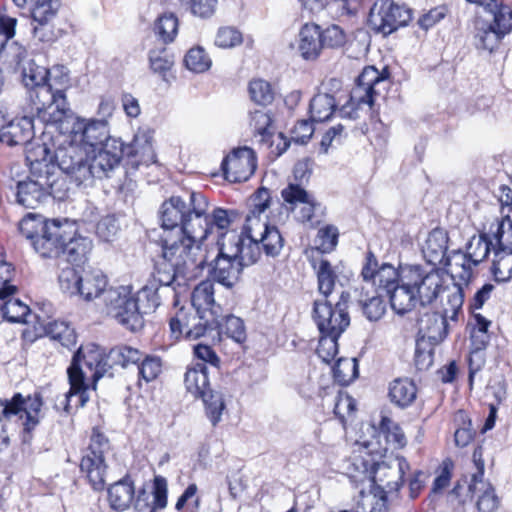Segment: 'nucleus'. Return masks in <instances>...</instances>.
<instances>
[{
  "mask_svg": "<svg viewBox=\"0 0 512 512\" xmlns=\"http://www.w3.org/2000/svg\"><path fill=\"white\" fill-rule=\"evenodd\" d=\"M75 148L67 151L59 150L56 154L63 173L68 175L78 186H91L95 179L110 177L119 166L126 153L128 156L150 154L152 152L151 137L148 132H138L130 145L121 139H109L96 152L76 154Z\"/></svg>",
  "mask_w": 512,
  "mask_h": 512,
  "instance_id": "f257e3e1",
  "label": "nucleus"
},
{
  "mask_svg": "<svg viewBox=\"0 0 512 512\" xmlns=\"http://www.w3.org/2000/svg\"><path fill=\"white\" fill-rule=\"evenodd\" d=\"M209 227L199 232L163 233L161 235L162 261L156 263L151 279L138 296H155L159 287L170 286L177 277H195L207 262L202 250V241Z\"/></svg>",
  "mask_w": 512,
  "mask_h": 512,
  "instance_id": "f03ea898",
  "label": "nucleus"
},
{
  "mask_svg": "<svg viewBox=\"0 0 512 512\" xmlns=\"http://www.w3.org/2000/svg\"><path fill=\"white\" fill-rule=\"evenodd\" d=\"M106 367L105 355L99 346L92 343L81 346L67 369L70 389L57 398L55 408L70 413L72 409L83 407L89 400L88 389H96Z\"/></svg>",
  "mask_w": 512,
  "mask_h": 512,
  "instance_id": "7ed1b4c3",
  "label": "nucleus"
},
{
  "mask_svg": "<svg viewBox=\"0 0 512 512\" xmlns=\"http://www.w3.org/2000/svg\"><path fill=\"white\" fill-rule=\"evenodd\" d=\"M217 256L211 262V278L226 288L234 287L240 280L243 268L258 261L256 246L244 247L236 231L221 233Z\"/></svg>",
  "mask_w": 512,
  "mask_h": 512,
  "instance_id": "20e7f679",
  "label": "nucleus"
},
{
  "mask_svg": "<svg viewBox=\"0 0 512 512\" xmlns=\"http://www.w3.org/2000/svg\"><path fill=\"white\" fill-rule=\"evenodd\" d=\"M208 201L200 192H189L187 200L172 196L160 208L163 233L199 232L209 227Z\"/></svg>",
  "mask_w": 512,
  "mask_h": 512,
  "instance_id": "39448f33",
  "label": "nucleus"
},
{
  "mask_svg": "<svg viewBox=\"0 0 512 512\" xmlns=\"http://www.w3.org/2000/svg\"><path fill=\"white\" fill-rule=\"evenodd\" d=\"M68 83L69 77L61 74L51 76L47 83L29 89L32 110L47 125V134L56 132L71 112L65 95Z\"/></svg>",
  "mask_w": 512,
  "mask_h": 512,
  "instance_id": "423d86ee",
  "label": "nucleus"
},
{
  "mask_svg": "<svg viewBox=\"0 0 512 512\" xmlns=\"http://www.w3.org/2000/svg\"><path fill=\"white\" fill-rule=\"evenodd\" d=\"M56 132L61 134L62 147L59 150L67 151L70 148L77 150L76 154H88L96 152L109 139H116L109 135V126L106 119H90L76 117L69 113L67 118Z\"/></svg>",
  "mask_w": 512,
  "mask_h": 512,
  "instance_id": "0eeeda50",
  "label": "nucleus"
},
{
  "mask_svg": "<svg viewBox=\"0 0 512 512\" xmlns=\"http://www.w3.org/2000/svg\"><path fill=\"white\" fill-rule=\"evenodd\" d=\"M19 230L41 257L54 258L61 254L65 231L57 221H43L28 215L19 223Z\"/></svg>",
  "mask_w": 512,
  "mask_h": 512,
  "instance_id": "6e6552de",
  "label": "nucleus"
},
{
  "mask_svg": "<svg viewBox=\"0 0 512 512\" xmlns=\"http://www.w3.org/2000/svg\"><path fill=\"white\" fill-rule=\"evenodd\" d=\"M43 402L40 394L23 396L15 393L11 399H0V421L20 422L23 427V441L30 440L31 432L38 426Z\"/></svg>",
  "mask_w": 512,
  "mask_h": 512,
  "instance_id": "1a4fd4ad",
  "label": "nucleus"
},
{
  "mask_svg": "<svg viewBox=\"0 0 512 512\" xmlns=\"http://www.w3.org/2000/svg\"><path fill=\"white\" fill-rule=\"evenodd\" d=\"M66 194L65 180L51 172L32 175L17 185V203L25 208H36L48 195L62 199Z\"/></svg>",
  "mask_w": 512,
  "mask_h": 512,
  "instance_id": "9d476101",
  "label": "nucleus"
},
{
  "mask_svg": "<svg viewBox=\"0 0 512 512\" xmlns=\"http://www.w3.org/2000/svg\"><path fill=\"white\" fill-rule=\"evenodd\" d=\"M348 292H341L340 298L315 299L313 302L312 318L321 334L341 335L349 326L350 318L347 312Z\"/></svg>",
  "mask_w": 512,
  "mask_h": 512,
  "instance_id": "9b49d317",
  "label": "nucleus"
},
{
  "mask_svg": "<svg viewBox=\"0 0 512 512\" xmlns=\"http://www.w3.org/2000/svg\"><path fill=\"white\" fill-rule=\"evenodd\" d=\"M362 470L360 471V481L367 479L372 486L382 490L386 495L398 492L403 485V477L410 470L408 461L397 456L386 462L373 463L369 471L365 462L361 461Z\"/></svg>",
  "mask_w": 512,
  "mask_h": 512,
  "instance_id": "f8f14e48",
  "label": "nucleus"
},
{
  "mask_svg": "<svg viewBox=\"0 0 512 512\" xmlns=\"http://www.w3.org/2000/svg\"><path fill=\"white\" fill-rule=\"evenodd\" d=\"M403 277L406 285H412L418 302L423 306L432 303L444 290L443 274L434 268L404 266Z\"/></svg>",
  "mask_w": 512,
  "mask_h": 512,
  "instance_id": "ddd939ff",
  "label": "nucleus"
},
{
  "mask_svg": "<svg viewBox=\"0 0 512 512\" xmlns=\"http://www.w3.org/2000/svg\"><path fill=\"white\" fill-rule=\"evenodd\" d=\"M493 235L496 247L492 272L496 281L506 282L512 277V219L508 215L498 221Z\"/></svg>",
  "mask_w": 512,
  "mask_h": 512,
  "instance_id": "4468645a",
  "label": "nucleus"
},
{
  "mask_svg": "<svg viewBox=\"0 0 512 512\" xmlns=\"http://www.w3.org/2000/svg\"><path fill=\"white\" fill-rule=\"evenodd\" d=\"M109 451L108 440L101 434H95L81 459L80 469L84 472L95 490L105 485L107 465L105 455Z\"/></svg>",
  "mask_w": 512,
  "mask_h": 512,
  "instance_id": "2eb2a0df",
  "label": "nucleus"
},
{
  "mask_svg": "<svg viewBox=\"0 0 512 512\" xmlns=\"http://www.w3.org/2000/svg\"><path fill=\"white\" fill-rule=\"evenodd\" d=\"M402 268L400 267L398 270L388 263L379 265L375 255L368 251L361 270V277L364 283L362 290L371 287L377 293L384 291L388 294L400 282Z\"/></svg>",
  "mask_w": 512,
  "mask_h": 512,
  "instance_id": "dca6fc26",
  "label": "nucleus"
},
{
  "mask_svg": "<svg viewBox=\"0 0 512 512\" xmlns=\"http://www.w3.org/2000/svg\"><path fill=\"white\" fill-rule=\"evenodd\" d=\"M410 11L392 0H377L369 14V23L374 30L384 35L391 34L410 21Z\"/></svg>",
  "mask_w": 512,
  "mask_h": 512,
  "instance_id": "f3484780",
  "label": "nucleus"
},
{
  "mask_svg": "<svg viewBox=\"0 0 512 512\" xmlns=\"http://www.w3.org/2000/svg\"><path fill=\"white\" fill-rule=\"evenodd\" d=\"M171 335L174 339L185 337L196 340L205 335L208 329L212 330V319L195 312L193 308H180L169 322Z\"/></svg>",
  "mask_w": 512,
  "mask_h": 512,
  "instance_id": "a211bd4d",
  "label": "nucleus"
},
{
  "mask_svg": "<svg viewBox=\"0 0 512 512\" xmlns=\"http://www.w3.org/2000/svg\"><path fill=\"white\" fill-rule=\"evenodd\" d=\"M52 140L50 145L48 142L43 141L42 143H34L27 150L26 160L30 165L32 175L46 174L51 172L54 175H59V172H63L60 167V162L56 157L62 144L61 134L58 132L55 140Z\"/></svg>",
  "mask_w": 512,
  "mask_h": 512,
  "instance_id": "6ab92c4d",
  "label": "nucleus"
},
{
  "mask_svg": "<svg viewBox=\"0 0 512 512\" xmlns=\"http://www.w3.org/2000/svg\"><path fill=\"white\" fill-rule=\"evenodd\" d=\"M386 79L380 72L372 66L363 69L358 76L357 83L350 93V101L345 107L361 108L366 105L371 108L376 97L381 92V87L385 89Z\"/></svg>",
  "mask_w": 512,
  "mask_h": 512,
  "instance_id": "aec40b11",
  "label": "nucleus"
},
{
  "mask_svg": "<svg viewBox=\"0 0 512 512\" xmlns=\"http://www.w3.org/2000/svg\"><path fill=\"white\" fill-rule=\"evenodd\" d=\"M281 196L287 207L295 211L296 217L303 223H310L315 226L319 221L314 220L315 211L320 206L313 195L308 193L299 184L290 183L281 191Z\"/></svg>",
  "mask_w": 512,
  "mask_h": 512,
  "instance_id": "412c9836",
  "label": "nucleus"
},
{
  "mask_svg": "<svg viewBox=\"0 0 512 512\" xmlns=\"http://www.w3.org/2000/svg\"><path fill=\"white\" fill-rule=\"evenodd\" d=\"M256 167L255 152L249 147L234 149L222 162L225 178L231 182L247 181Z\"/></svg>",
  "mask_w": 512,
  "mask_h": 512,
  "instance_id": "4be33fe9",
  "label": "nucleus"
},
{
  "mask_svg": "<svg viewBox=\"0 0 512 512\" xmlns=\"http://www.w3.org/2000/svg\"><path fill=\"white\" fill-rule=\"evenodd\" d=\"M138 300L129 286L108 287L104 292L100 302L103 305V311L110 317H120L119 306L126 304V312L130 318L126 322L136 324L138 317Z\"/></svg>",
  "mask_w": 512,
  "mask_h": 512,
  "instance_id": "5701e85b",
  "label": "nucleus"
},
{
  "mask_svg": "<svg viewBox=\"0 0 512 512\" xmlns=\"http://www.w3.org/2000/svg\"><path fill=\"white\" fill-rule=\"evenodd\" d=\"M17 20L13 17L0 16V59L11 67L23 64L27 50L16 41H10L15 35Z\"/></svg>",
  "mask_w": 512,
  "mask_h": 512,
  "instance_id": "b1692460",
  "label": "nucleus"
},
{
  "mask_svg": "<svg viewBox=\"0 0 512 512\" xmlns=\"http://www.w3.org/2000/svg\"><path fill=\"white\" fill-rule=\"evenodd\" d=\"M313 269L317 277V291L319 297L317 299H334V296L340 298V293L345 292L342 290V283L339 279L337 267L324 258L319 261H313Z\"/></svg>",
  "mask_w": 512,
  "mask_h": 512,
  "instance_id": "393cba45",
  "label": "nucleus"
},
{
  "mask_svg": "<svg viewBox=\"0 0 512 512\" xmlns=\"http://www.w3.org/2000/svg\"><path fill=\"white\" fill-rule=\"evenodd\" d=\"M417 342L435 346L447 335L446 316L438 312H427L417 320Z\"/></svg>",
  "mask_w": 512,
  "mask_h": 512,
  "instance_id": "a878e982",
  "label": "nucleus"
},
{
  "mask_svg": "<svg viewBox=\"0 0 512 512\" xmlns=\"http://www.w3.org/2000/svg\"><path fill=\"white\" fill-rule=\"evenodd\" d=\"M34 135L33 119L29 116L15 118L0 130V142L8 146L24 145Z\"/></svg>",
  "mask_w": 512,
  "mask_h": 512,
  "instance_id": "bb28decb",
  "label": "nucleus"
},
{
  "mask_svg": "<svg viewBox=\"0 0 512 512\" xmlns=\"http://www.w3.org/2000/svg\"><path fill=\"white\" fill-rule=\"evenodd\" d=\"M323 49L321 28L314 23H306L298 33L297 51L308 61L316 60Z\"/></svg>",
  "mask_w": 512,
  "mask_h": 512,
  "instance_id": "cd10ccee",
  "label": "nucleus"
},
{
  "mask_svg": "<svg viewBox=\"0 0 512 512\" xmlns=\"http://www.w3.org/2000/svg\"><path fill=\"white\" fill-rule=\"evenodd\" d=\"M477 466L478 473L473 475L469 491L477 495V507L480 512H495L499 505V499L491 484L482 480L484 473L483 463L477 464Z\"/></svg>",
  "mask_w": 512,
  "mask_h": 512,
  "instance_id": "c85d7f7f",
  "label": "nucleus"
},
{
  "mask_svg": "<svg viewBox=\"0 0 512 512\" xmlns=\"http://www.w3.org/2000/svg\"><path fill=\"white\" fill-rule=\"evenodd\" d=\"M108 289V278L100 270H82L78 297L83 301L90 302L95 299L101 300L104 292Z\"/></svg>",
  "mask_w": 512,
  "mask_h": 512,
  "instance_id": "c756f323",
  "label": "nucleus"
},
{
  "mask_svg": "<svg viewBox=\"0 0 512 512\" xmlns=\"http://www.w3.org/2000/svg\"><path fill=\"white\" fill-rule=\"evenodd\" d=\"M448 235L443 229H434L429 234L422 246L425 260L431 265L443 264L447 257Z\"/></svg>",
  "mask_w": 512,
  "mask_h": 512,
  "instance_id": "7c9ffc66",
  "label": "nucleus"
},
{
  "mask_svg": "<svg viewBox=\"0 0 512 512\" xmlns=\"http://www.w3.org/2000/svg\"><path fill=\"white\" fill-rule=\"evenodd\" d=\"M447 272L456 282L467 285L473 274V268L477 266L467 253L460 250L452 251L443 262Z\"/></svg>",
  "mask_w": 512,
  "mask_h": 512,
  "instance_id": "2f4dec72",
  "label": "nucleus"
},
{
  "mask_svg": "<svg viewBox=\"0 0 512 512\" xmlns=\"http://www.w3.org/2000/svg\"><path fill=\"white\" fill-rule=\"evenodd\" d=\"M168 484L163 476H155L152 487V502L147 503V495L143 491L139 494L135 507L138 512H157L167 506Z\"/></svg>",
  "mask_w": 512,
  "mask_h": 512,
  "instance_id": "473e14b6",
  "label": "nucleus"
},
{
  "mask_svg": "<svg viewBox=\"0 0 512 512\" xmlns=\"http://www.w3.org/2000/svg\"><path fill=\"white\" fill-rule=\"evenodd\" d=\"M191 303L195 312H198L206 317H214L218 314V306L214 302V286L210 281H203L199 283L193 290L191 296Z\"/></svg>",
  "mask_w": 512,
  "mask_h": 512,
  "instance_id": "72a5a7b5",
  "label": "nucleus"
},
{
  "mask_svg": "<svg viewBox=\"0 0 512 512\" xmlns=\"http://www.w3.org/2000/svg\"><path fill=\"white\" fill-rule=\"evenodd\" d=\"M184 384L189 393L194 397L200 398L206 395L210 390V382L208 377V367L204 363H191L188 366Z\"/></svg>",
  "mask_w": 512,
  "mask_h": 512,
  "instance_id": "f704fd0d",
  "label": "nucleus"
},
{
  "mask_svg": "<svg viewBox=\"0 0 512 512\" xmlns=\"http://www.w3.org/2000/svg\"><path fill=\"white\" fill-rule=\"evenodd\" d=\"M387 295H389L392 309L398 314L412 310L418 303L415 290L412 285H406L403 274L400 282Z\"/></svg>",
  "mask_w": 512,
  "mask_h": 512,
  "instance_id": "c9c22d12",
  "label": "nucleus"
},
{
  "mask_svg": "<svg viewBox=\"0 0 512 512\" xmlns=\"http://www.w3.org/2000/svg\"><path fill=\"white\" fill-rule=\"evenodd\" d=\"M261 215L262 214L249 212L245 218L242 232L240 234L237 233L243 243V248L256 246L258 259L260 258V249L258 247L257 239L269 227L266 220L263 219Z\"/></svg>",
  "mask_w": 512,
  "mask_h": 512,
  "instance_id": "e433bc0d",
  "label": "nucleus"
},
{
  "mask_svg": "<svg viewBox=\"0 0 512 512\" xmlns=\"http://www.w3.org/2000/svg\"><path fill=\"white\" fill-rule=\"evenodd\" d=\"M417 388L408 378H397L389 384L388 397L390 401L400 407L410 406L416 399Z\"/></svg>",
  "mask_w": 512,
  "mask_h": 512,
  "instance_id": "4c0bfd02",
  "label": "nucleus"
},
{
  "mask_svg": "<svg viewBox=\"0 0 512 512\" xmlns=\"http://www.w3.org/2000/svg\"><path fill=\"white\" fill-rule=\"evenodd\" d=\"M61 74L60 68H53L50 71L36 64L34 60H29L22 67V81L28 89L47 83L51 76H60Z\"/></svg>",
  "mask_w": 512,
  "mask_h": 512,
  "instance_id": "58836bf2",
  "label": "nucleus"
},
{
  "mask_svg": "<svg viewBox=\"0 0 512 512\" xmlns=\"http://www.w3.org/2000/svg\"><path fill=\"white\" fill-rule=\"evenodd\" d=\"M134 486L131 481L120 480L108 489V500L114 510L124 511L134 499Z\"/></svg>",
  "mask_w": 512,
  "mask_h": 512,
  "instance_id": "ea45409f",
  "label": "nucleus"
},
{
  "mask_svg": "<svg viewBox=\"0 0 512 512\" xmlns=\"http://www.w3.org/2000/svg\"><path fill=\"white\" fill-rule=\"evenodd\" d=\"M387 495L371 485L368 492L361 491L354 512H387Z\"/></svg>",
  "mask_w": 512,
  "mask_h": 512,
  "instance_id": "a19ab883",
  "label": "nucleus"
},
{
  "mask_svg": "<svg viewBox=\"0 0 512 512\" xmlns=\"http://www.w3.org/2000/svg\"><path fill=\"white\" fill-rule=\"evenodd\" d=\"M92 241L87 237L75 236L66 241L64 237V245L61 251L66 260L71 263L84 262L92 250Z\"/></svg>",
  "mask_w": 512,
  "mask_h": 512,
  "instance_id": "79ce46f5",
  "label": "nucleus"
},
{
  "mask_svg": "<svg viewBox=\"0 0 512 512\" xmlns=\"http://www.w3.org/2000/svg\"><path fill=\"white\" fill-rule=\"evenodd\" d=\"M212 323V330L217 329L219 334L226 335L239 343L245 339V327L239 317L234 315L221 317L217 314L212 318Z\"/></svg>",
  "mask_w": 512,
  "mask_h": 512,
  "instance_id": "37998d69",
  "label": "nucleus"
},
{
  "mask_svg": "<svg viewBox=\"0 0 512 512\" xmlns=\"http://www.w3.org/2000/svg\"><path fill=\"white\" fill-rule=\"evenodd\" d=\"M493 16L492 22H488L499 34L506 36L512 30V9L506 4H498L491 0V4L485 6Z\"/></svg>",
  "mask_w": 512,
  "mask_h": 512,
  "instance_id": "c03bdc74",
  "label": "nucleus"
},
{
  "mask_svg": "<svg viewBox=\"0 0 512 512\" xmlns=\"http://www.w3.org/2000/svg\"><path fill=\"white\" fill-rule=\"evenodd\" d=\"M504 38L486 21H478L476 24L475 44L478 49L493 52Z\"/></svg>",
  "mask_w": 512,
  "mask_h": 512,
  "instance_id": "a18cd8bd",
  "label": "nucleus"
},
{
  "mask_svg": "<svg viewBox=\"0 0 512 512\" xmlns=\"http://www.w3.org/2000/svg\"><path fill=\"white\" fill-rule=\"evenodd\" d=\"M336 102L329 94H317L310 101V115L312 121L323 122L333 114Z\"/></svg>",
  "mask_w": 512,
  "mask_h": 512,
  "instance_id": "49530a36",
  "label": "nucleus"
},
{
  "mask_svg": "<svg viewBox=\"0 0 512 512\" xmlns=\"http://www.w3.org/2000/svg\"><path fill=\"white\" fill-rule=\"evenodd\" d=\"M45 330L51 339L59 341L64 347L71 348L76 344V334L65 321L48 322Z\"/></svg>",
  "mask_w": 512,
  "mask_h": 512,
  "instance_id": "de8ad7c7",
  "label": "nucleus"
},
{
  "mask_svg": "<svg viewBox=\"0 0 512 512\" xmlns=\"http://www.w3.org/2000/svg\"><path fill=\"white\" fill-rule=\"evenodd\" d=\"M333 375L340 385L350 384L358 376L356 358H339L333 367Z\"/></svg>",
  "mask_w": 512,
  "mask_h": 512,
  "instance_id": "09e8293b",
  "label": "nucleus"
},
{
  "mask_svg": "<svg viewBox=\"0 0 512 512\" xmlns=\"http://www.w3.org/2000/svg\"><path fill=\"white\" fill-rule=\"evenodd\" d=\"M143 354L136 348L120 345L112 348L107 358L115 365L123 368L128 367L130 364H137L141 361Z\"/></svg>",
  "mask_w": 512,
  "mask_h": 512,
  "instance_id": "8fccbe9b",
  "label": "nucleus"
},
{
  "mask_svg": "<svg viewBox=\"0 0 512 512\" xmlns=\"http://www.w3.org/2000/svg\"><path fill=\"white\" fill-rule=\"evenodd\" d=\"M258 247L265 252L267 256H277L283 248V238L275 226H269L263 234L257 239Z\"/></svg>",
  "mask_w": 512,
  "mask_h": 512,
  "instance_id": "3c124183",
  "label": "nucleus"
},
{
  "mask_svg": "<svg viewBox=\"0 0 512 512\" xmlns=\"http://www.w3.org/2000/svg\"><path fill=\"white\" fill-rule=\"evenodd\" d=\"M154 31L164 43L174 41L178 33V19L172 13L159 16L154 25Z\"/></svg>",
  "mask_w": 512,
  "mask_h": 512,
  "instance_id": "603ef678",
  "label": "nucleus"
},
{
  "mask_svg": "<svg viewBox=\"0 0 512 512\" xmlns=\"http://www.w3.org/2000/svg\"><path fill=\"white\" fill-rule=\"evenodd\" d=\"M82 271L76 270L74 267L67 266L61 269L58 275V284L60 290L70 296H78Z\"/></svg>",
  "mask_w": 512,
  "mask_h": 512,
  "instance_id": "864d4df0",
  "label": "nucleus"
},
{
  "mask_svg": "<svg viewBox=\"0 0 512 512\" xmlns=\"http://www.w3.org/2000/svg\"><path fill=\"white\" fill-rule=\"evenodd\" d=\"M3 317L11 323H29V307L18 299H9L1 307Z\"/></svg>",
  "mask_w": 512,
  "mask_h": 512,
  "instance_id": "5fc2aeb1",
  "label": "nucleus"
},
{
  "mask_svg": "<svg viewBox=\"0 0 512 512\" xmlns=\"http://www.w3.org/2000/svg\"><path fill=\"white\" fill-rule=\"evenodd\" d=\"M200 398L205 404L207 417L212 425L216 426L221 421V416L225 409L223 394L216 391H209Z\"/></svg>",
  "mask_w": 512,
  "mask_h": 512,
  "instance_id": "6e6d98bb",
  "label": "nucleus"
},
{
  "mask_svg": "<svg viewBox=\"0 0 512 512\" xmlns=\"http://www.w3.org/2000/svg\"><path fill=\"white\" fill-rule=\"evenodd\" d=\"M463 283L453 282L451 286H447V307L444 308V316L452 320L456 319L458 312L464 303Z\"/></svg>",
  "mask_w": 512,
  "mask_h": 512,
  "instance_id": "4d7b16f0",
  "label": "nucleus"
},
{
  "mask_svg": "<svg viewBox=\"0 0 512 512\" xmlns=\"http://www.w3.org/2000/svg\"><path fill=\"white\" fill-rule=\"evenodd\" d=\"M379 432L384 435L387 443L392 444L393 448H403L407 443L402 429L388 417H382Z\"/></svg>",
  "mask_w": 512,
  "mask_h": 512,
  "instance_id": "13d9d810",
  "label": "nucleus"
},
{
  "mask_svg": "<svg viewBox=\"0 0 512 512\" xmlns=\"http://www.w3.org/2000/svg\"><path fill=\"white\" fill-rule=\"evenodd\" d=\"M272 119L263 109H257L250 114V126L261 137L260 142L269 143L272 137Z\"/></svg>",
  "mask_w": 512,
  "mask_h": 512,
  "instance_id": "bf43d9fd",
  "label": "nucleus"
},
{
  "mask_svg": "<svg viewBox=\"0 0 512 512\" xmlns=\"http://www.w3.org/2000/svg\"><path fill=\"white\" fill-rule=\"evenodd\" d=\"M491 244L486 235H474L466 246V253L478 265L488 256Z\"/></svg>",
  "mask_w": 512,
  "mask_h": 512,
  "instance_id": "052dcab7",
  "label": "nucleus"
},
{
  "mask_svg": "<svg viewBox=\"0 0 512 512\" xmlns=\"http://www.w3.org/2000/svg\"><path fill=\"white\" fill-rule=\"evenodd\" d=\"M186 67L196 73H203L211 66V59L201 47L191 48L184 59Z\"/></svg>",
  "mask_w": 512,
  "mask_h": 512,
  "instance_id": "680f3d73",
  "label": "nucleus"
},
{
  "mask_svg": "<svg viewBox=\"0 0 512 512\" xmlns=\"http://www.w3.org/2000/svg\"><path fill=\"white\" fill-rule=\"evenodd\" d=\"M340 335L321 334L317 347V355L325 363H330L338 353L337 340Z\"/></svg>",
  "mask_w": 512,
  "mask_h": 512,
  "instance_id": "e2e57ef3",
  "label": "nucleus"
},
{
  "mask_svg": "<svg viewBox=\"0 0 512 512\" xmlns=\"http://www.w3.org/2000/svg\"><path fill=\"white\" fill-rule=\"evenodd\" d=\"M139 376L146 382L155 380L162 372V361L158 356H146L138 363Z\"/></svg>",
  "mask_w": 512,
  "mask_h": 512,
  "instance_id": "0e129e2a",
  "label": "nucleus"
},
{
  "mask_svg": "<svg viewBox=\"0 0 512 512\" xmlns=\"http://www.w3.org/2000/svg\"><path fill=\"white\" fill-rule=\"evenodd\" d=\"M60 5V0H37L32 10V21L53 20Z\"/></svg>",
  "mask_w": 512,
  "mask_h": 512,
  "instance_id": "69168bd1",
  "label": "nucleus"
},
{
  "mask_svg": "<svg viewBox=\"0 0 512 512\" xmlns=\"http://www.w3.org/2000/svg\"><path fill=\"white\" fill-rule=\"evenodd\" d=\"M251 99L261 105L272 102L274 94L271 85L262 79L253 80L249 85Z\"/></svg>",
  "mask_w": 512,
  "mask_h": 512,
  "instance_id": "338daca9",
  "label": "nucleus"
},
{
  "mask_svg": "<svg viewBox=\"0 0 512 512\" xmlns=\"http://www.w3.org/2000/svg\"><path fill=\"white\" fill-rule=\"evenodd\" d=\"M338 241V229L333 225H327L319 229L315 243L317 250L322 253L332 251L337 245Z\"/></svg>",
  "mask_w": 512,
  "mask_h": 512,
  "instance_id": "774afa93",
  "label": "nucleus"
}]
</instances>
